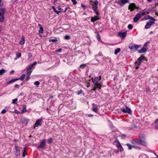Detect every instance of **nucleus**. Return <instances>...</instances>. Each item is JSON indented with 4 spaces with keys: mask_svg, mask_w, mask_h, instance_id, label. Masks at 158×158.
Returning <instances> with one entry per match:
<instances>
[{
    "mask_svg": "<svg viewBox=\"0 0 158 158\" xmlns=\"http://www.w3.org/2000/svg\"><path fill=\"white\" fill-rule=\"evenodd\" d=\"M120 110L121 112L124 113H127L130 114H132V111L131 109L127 106H125V108H121Z\"/></svg>",
    "mask_w": 158,
    "mask_h": 158,
    "instance_id": "f257e3e1",
    "label": "nucleus"
},
{
    "mask_svg": "<svg viewBox=\"0 0 158 158\" xmlns=\"http://www.w3.org/2000/svg\"><path fill=\"white\" fill-rule=\"evenodd\" d=\"M5 10L2 8H0V22H3L4 19V14L5 13Z\"/></svg>",
    "mask_w": 158,
    "mask_h": 158,
    "instance_id": "f03ea898",
    "label": "nucleus"
},
{
    "mask_svg": "<svg viewBox=\"0 0 158 158\" xmlns=\"http://www.w3.org/2000/svg\"><path fill=\"white\" fill-rule=\"evenodd\" d=\"M139 47V45L135 44H131L129 45V48L131 51H135Z\"/></svg>",
    "mask_w": 158,
    "mask_h": 158,
    "instance_id": "7ed1b4c3",
    "label": "nucleus"
},
{
    "mask_svg": "<svg viewBox=\"0 0 158 158\" xmlns=\"http://www.w3.org/2000/svg\"><path fill=\"white\" fill-rule=\"evenodd\" d=\"M134 123L132 124L131 126V129H135L139 127V122L136 120H134Z\"/></svg>",
    "mask_w": 158,
    "mask_h": 158,
    "instance_id": "20e7f679",
    "label": "nucleus"
},
{
    "mask_svg": "<svg viewBox=\"0 0 158 158\" xmlns=\"http://www.w3.org/2000/svg\"><path fill=\"white\" fill-rule=\"evenodd\" d=\"M144 58L145 57L143 56H141L137 59V61H138V62L136 61L135 63V64H137L138 66L140 65L141 63V61H142L143 60H144Z\"/></svg>",
    "mask_w": 158,
    "mask_h": 158,
    "instance_id": "39448f33",
    "label": "nucleus"
},
{
    "mask_svg": "<svg viewBox=\"0 0 158 158\" xmlns=\"http://www.w3.org/2000/svg\"><path fill=\"white\" fill-rule=\"evenodd\" d=\"M154 23V21L149 20L146 24L144 28L146 29H148L150 28L151 26Z\"/></svg>",
    "mask_w": 158,
    "mask_h": 158,
    "instance_id": "423d86ee",
    "label": "nucleus"
},
{
    "mask_svg": "<svg viewBox=\"0 0 158 158\" xmlns=\"http://www.w3.org/2000/svg\"><path fill=\"white\" fill-rule=\"evenodd\" d=\"M101 76H100L99 77H95L93 81V82L94 83V84H95L96 86L97 85H99V82L101 80Z\"/></svg>",
    "mask_w": 158,
    "mask_h": 158,
    "instance_id": "0eeeda50",
    "label": "nucleus"
},
{
    "mask_svg": "<svg viewBox=\"0 0 158 158\" xmlns=\"http://www.w3.org/2000/svg\"><path fill=\"white\" fill-rule=\"evenodd\" d=\"M142 16V14L139 13H137L134 18V22H137Z\"/></svg>",
    "mask_w": 158,
    "mask_h": 158,
    "instance_id": "6e6552de",
    "label": "nucleus"
},
{
    "mask_svg": "<svg viewBox=\"0 0 158 158\" xmlns=\"http://www.w3.org/2000/svg\"><path fill=\"white\" fill-rule=\"evenodd\" d=\"M46 142L45 140L44 139L41 142L39 145L37 147V148L38 149L40 148H44L46 146Z\"/></svg>",
    "mask_w": 158,
    "mask_h": 158,
    "instance_id": "1a4fd4ad",
    "label": "nucleus"
},
{
    "mask_svg": "<svg viewBox=\"0 0 158 158\" xmlns=\"http://www.w3.org/2000/svg\"><path fill=\"white\" fill-rule=\"evenodd\" d=\"M15 148L16 150L15 154L16 155V156H18V155H20V148L16 145H15Z\"/></svg>",
    "mask_w": 158,
    "mask_h": 158,
    "instance_id": "9d476101",
    "label": "nucleus"
},
{
    "mask_svg": "<svg viewBox=\"0 0 158 158\" xmlns=\"http://www.w3.org/2000/svg\"><path fill=\"white\" fill-rule=\"evenodd\" d=\"M42 121V118L39 119L37 120L34 126V128H35L36 127H38L39 126H40L41 124L40 123Z\"/></svg>",
    "mask_w": 158,
    "mask_h": 158,
    "instance_id": "9b49d317",
    "label": "nucleus"
},
{
    "mask_svg": "<svg viewBox=\"0 0 158 158\" xmlns=\"http://www.w3.org/2000/svg\"><path fill=\"white\" fill-rule=\"evenodd\" d=\"M135 8V5L133 3L130 4L128 6V9L130 10L131 11H133Z\"/></svg>",
    "mask_w": 158,
    "mask_h": 158,
    "instance_id": "f8f14e48",
    "label": "nucleus"
},
{
    "mask_svg": "<svg viewBox=\"0 0 158 158\" xmlns=\"http://www.w3.org/2000/svg\"><path fill=\"white\" fill-rule=\"evenodd\" d=\"M132 143L134 145L140 144L141 143L140 141H139L138 139H135L132 140Z\"/></svg>",
    "mask_w": 158,
    "mask_h": 158,
    "instance_id": "ddd939ff",
    "label": "nucleus"
},
{
    "mask_svg": "<svg viewBox=\"0 0 158 158\" xmlns=\"http://www.w3.org/2000/svg\"><path fill=\"white\" fill-rule=\"evenodd\" d=\"M92 8L94 11L96 13L97 15H98V12L97 6H95L93 4H92Z\"/></svg>",
    "mask_w": 158,
    "mask_h": 158,
    "instance_id": "4468645a",
    "label": "nucleus"
},
{
    "mask_svg": "<svg viewBox=\"0 0 158 158\" xmlns=\"http://www.w3.org/2000/svg\"><path fill=\"white\" fill-rule=\"evenodd\" d=\"M118 35L121 37V38H124L125 37L127 34L126 32H118Z\"/></svg>",
    "mask_w": 158,
    "mask_h": 158,
    "instance_id": "2eb2a0df",
    "label": "nucleus"
},
{
    "mask_svg": "<svg viewBox=\"0 0 158 158\" xmlns=\"http://www.w3.org/2000/svg\"><path fill=\"white\" fill-rule=\"evenodd\" d=\"M99 17L96 16H94L91 17V21L92 22H94L95 21L99 19Z\"/></svg>",
    "mask_w": 158,
    "mask_h": 158,
    "instance_id": "dca6fc26",
    "label": "nucleus"
},
{
    "mask_svg": "<svg viewBox=\"0 0 158 158\" xmlns=\"http://www.w3.org/2000/svg\"><path fill=\"white\" fill-rule=\"evenodd\" d=\"M139 138L140 141L144 140L145 138V135L143 134H140L139 135Z\"/></svg>",
    "mask_w": 158,
    "mask_h": 158,
    "instance_id": "f3484780",
    "label": "nucleus"
},
{
    "mask_svg": "<svg viewBox=\"0 0 158 158\" xmlns=\"http://www.w3.org/2000/svg\"><path fill=\"white\" fill-rule=\"evenodd\" d=\"M38 26L40 27V30L39 31V32L41 34L43 33L44 32L43 28L40 24H39Z\"/></svg>",
    "mask_w": 158,
    "mask_h": 158,
    "instance_id": "a211bd4d",
    "label": "nucleus"
},
{
    "mask_svg": "<svg viewBox=\"0 0 158 158\" xmlns=\"http://www.w3.org/2000/svg\"><path fill=\"white\" fill-rule=\"evenodd\" d=\"M98 109V107L96 105H94L92 107V111L95 112H97Z\"/></svg>",
    "mask_w": 158,
    "mask_h": 158,
    "instance_id": "6ab92c4d",
    "label": "nucleus"
},
{
    "mask_svg": "<svg viewBox=\"0 0 158 158\" xmlns=\"http://www.w3.org/2000/svg\"><path fill=\"white\" fill-rule=\"evenodd\" d=\"M147 51L146 49L144 47H142V48L139 51V52L141 53L142 52H145Z\"/></svg>",
    "mask_w": 158,
    "mask_h": 158,
    "instance_id": "aec40b11",
    "label": "nucleus"
},
{
    "mask_svg": "<svg viewBox=\"0 0 158 158\" xmlns=\"http://www.w3.org/2000/svg\"><path fill=\"white\" fill-rule=\"evenodd\" d=\"M25 37L23 36H22L21 38V40L20 41V44L21 45H23L25 43Z\"/></svg>",
    "mask_w": 158,
    "mask_h": 158,
    "instance_id": "412c9836",
    "label": "nucleus"
},
{
    "mask_svg": "<svg viewBox=\"0 0 158 158\" xmlns=\"http://www.w3.org/2000/svg\"><path fill=\"white\" fill-rule=\"evenodd\" d=\"M27 148V147H25L24 148V150L22 154L23 156V157H25L27 155V152H26V150Z\"/></svg>",
    "mask_w": 158,
    "mask_h": 158,
    "instance_id": "4be33fe9",
    "label": "nucleus"
},
{
    "mask_svg": "<svg viewBox=\"0 0 158 158\" xmlns=\"http://www.w3.org/2000/svg\"><path fill=\"white\" fill-rule=\"evenodd\" d=\"M26 75L25 74H23L19 78L17 79H18V80H20L21 81H23Z\"/></svg>",
    "mask_w": 158,
    "mask_h": 158,
    "instance_id": "5701e85b",
    "label": "nucleus"
},
{
    "mask_svg": "<svg viewBox=\"0 0 158 158\" xmlns=\"http://www.w3.org/2000/svg\"><path fill=\"white\" fill-rule=\"evenodd\" d=\"M18 79H17V78H16V79H12L10 81H9L8 82H6V83L7 84H10V83H12L17 81H18Z\"/></svg>",
    "mask_w": 158,
    "mask_h": 158,
    "instance_id": "b1692460",
    "label": "nucleus"
},
{
    "mask_svg": "<svg viewBox=\"0 0 158 158\" xmlns=\"http://www.w3.org/2000/svg\"><path fill=\"white\" fill-rule=\"evenodd\" d=\"M146 13L147 14L149 13L148 12H147L146 9H144L143 10L142 12H140L139 13L142 14V16L143 15L146 14Z\"/></svg>",
    "mask_w": 158,
    "mask_h": 158,
    "instance_id": "393cba45",
    "label": "nucleus"
},
{
    "mask_svg": "<svg viewBox=\"0 0 158 158\" xmlns=\"http://www.w3.org/2000/svg\"><path fill=\"white\" fill-rule=\"evenodd\" d=\"M120 51H121V49L120 48H117L115 50L114 52V54L115 55H117L118 53H119L120 52Z\"/></svg>",
    "mask_w": 158,
    "mask_h": 158,
    "instance_id": "a878e982",
    "label": "nucleus"
},
{
    "mask_svg": "<svg viewBox=\"0 0 158 158\" xmlns=\"http://www.w3.org/2000/svg\"><path fill=\"white\" fill-rule=\"evenodd\" d=\"M6 72V70L4 69H2L0 70V75H2L4 73Z\"/></svg>",
    "mask_w": 158,
    "mask_h": 158,
    "instance_id": "bb28decb",
    "label": "nucleus"
},
{
    "mask_svg": "<svg viewBox=\"0 0 158 158\" xmlns=\"http://www.w3.org/2000/svg\"><path fill=\"white\" fill-rule=\"evenodd\" d=\"M147 17L148 19H150V20L153 21H154V22H155V21L156 20L155 19H154L150 15H148L147 16Z\"/></svg>",
    "mask_w": 158,
    "mask_h": 158,
    "instance_id": "cd10ccee",
    "label": "nucleus"
},
{
    "mask_svg": "<svg viewBox=\"0 0 158 158\" xmlns=\"http://www.w3.org/2000/svg\"><path fill=\"white\" fill-rule=\"evenodd\" d=\"M52 9L57 14L59 15V13L61 11H58L57 10H56L54 6H52Z\"/></svg>",
    "mask_w": 158,
    "mask_h": 158,
    "instance_id": "c85d7f7f",
    "label": "nucleus"
},
{
    "mask_svg": "<svg viewBox=\"0 0 158 158\" xmlns=\"http://www.w3.org/2000/svg\"><path fill=\"white\" fill-rule=\"evenodd\" d=\"M127 145L128 147V148L129 150L131 149L132 148V147H135V146L131 145L128 143H127Z\"/></svg>",
    "mask_w": 158,
    "mask_h": 158,
    "instance_id": "c756f323",
    "label": "nucleus"
},
{
    "mask_svg": "<svg viewBox=\"0 0 158 158\" xmlns=\"http://www.w3.org/2000/svg\"><path fill=\"white\" fill-rule=\"evenodd\" d=\"M21 56V53H18L16 54V57L15 58V59L16 60L17 59L20 57Z\"/></svg>",
    "mask_w": 158,
    "mask_h": 158,
    "instance_id": "7c9ffc66",
    "label": "nucleus"
},
{
    "mask_svg": "<svg viewBox=\"0 0 158 158\" xmlns=\"http://www.w3.org/2000/svg\"><path fill=\"white\" fill-rule=\"evenodd\" d=\"M32 67H33L32 65H30L29 66V67H28V68L27 69V71H28L29 70H32Z\"/></svg>",
    "mask_w": 158,
    "mask_h": 158,
    "instance_id": "2f4dec72",
    "label": "nucleus"
},
{
    "mask_svg": "<svg viewBox=\"0 0 158 158\" xmlns=\"http://www.w3.org/2000/svg\"><path fill=\"white\" fill-rule=\"evenodd\" d=\"M99 85H97L96 86L95 84H94V88L93 89L94 91H95L97 89L98 87V86Z\"/></svg>",
    "mask_w": 158,
    "mask_h": 158,
    "instance_id": "473e14b6",
    "label": "nucleus"
},
{
    "mask_svg": "<svg viewBox=\"0 0 158 158\" xmlns=\"http://www.w3.org/2000/svg\"><path fill=\"white\" fill-rule=\"evenodd\" d=\"M144 140H142V141H140V142L141 143L140 144H142V145L146 146V142L144 141Z\"/></svg>",
    "mask_w": 158,
    "mask_h": 158,
    "instance_id": "72a5a7b5",
    "label": "nucleus"
},
{
    "mask_svg": "<svg viewBox=\"0 0 158 158\" xmlns=\"http://www.w3.org/2000/svg\"><path fill=\"white\" fill-rule=\"evenodd\" d=\"M32 71V70H29L28 71L27 70V72L26 73L27 75H28V76H30V75H31V73Z\"/></svg>",
    "mask_w": 158,
    "mask_h": 158,
    "instance_id": "f704fd0d",
    "label": "nucleus"
},
{
    "mask_svg": "<svg viewBox=\"0 0 158 158\" xmlns=\"http://www.w3.org/2000/svg\"><path fill=\"white\" fill-rule=\"evenodd\" d=\"M128 28L130 29L131 30L133 28V26L131 24H129L128 26Z\"/></svg>",
    "mask_w": 158,
    "mask_h": 158,
    "instance_id": "c9c22d12",
    "label": "nucleus"
},
{
    "mask_svg": "<svg viewBox=\"0 0 158 158\" xmlns=\"http://www.w3.org/2000/svg\"><path fill=\"white\" fill-rule=\"evenodd\" d=\"M121 2L123 4H125L127 3L128 1V0H121Z\"/></svg>",
    "mask_w": 158,
    "mask_h": 158,
    "instance_id": "e433bc0d",
    "label": "nucleus"
},
{
    "mask_svg": "<svg viewBox=\"0 0 158 158\" xmlns=\"http://www.w3.org/2000/svg\"><path fill=\"white\" fill-rule=\"evenodd\" d=\"M64 37L65 39L66 40H68L70 39V37L68 35H65Z\"/></svg>",
    "mask_w": 158,
    "mask_h": 158,
    "instance_id": "4c0bfd02",
    "label": "nucleus"
},
{
    "mask_svg": "<svg viewBox=\"0 0 158 158\" xmlns=\"http://www.w3.org/2000/svg\"><path fill=\"white\" fill-rule=\"evenodd\" d=\"M121 137L122 139H124L126 137V135L124 134H122L121 136Z\"/></svg>",
    "mask_w": 158,
    "mask_h": 158,
    "instance_id": "58836bf2",
    "label": "nucleus"
},
{
    "mask_svg": "<svg viewBox=\"0 0 158 158\" xmlns=\"http://www.w3.org/2000/svg\"><path fill=\"white\" fill-rule=\"evenodd\" d=\"M18 100V99L17 98H15L14 99L12 100V102L14 104H15Z\"/></svg>",
    "mask_w": 158,
    "mask_h": 158,
    "instance_id": "ea45409f",
    "label": "nucleus"
},
{
    "mask_svg": "<svg viewBox=\"0 0 158 158\" xmlns=\"http://www.w3.org/2000/svg\"><path fill=\"white\" fill-rule=\"evenodd\" d=\"M86 66V64H82L80 66V68H84Z\"/></svg>",
    "mask_w": 158,
    "mask_h": 158,
    "instance_id": "a19ab883",
    "label": "nucleus"
},
{
    "mask_svg": "<svg viewBox=\"0 0 158 158\" xmlns=\"http://www.w3.org/2000/svg\"><path fill=\"white\" fill-rule=\"evenodd\" d=\"M53 141V138H50L48 139V142L49 143H51Z\"/></svg>",
    "mask_w": 158,
    "mask_h": 158,
    "instance_id": "79ce46f5",
    "label": "nucleus"
},
{
    "mask_svg": "<svg viewBox=\"0 0 158 158\" xmlns=\"http://www.w3.org/2000/svg\"><path fill=\"white\" fill-rule=\"evenodd\" d=\"M96 35L98 40L99 41H100V40H101V38L99 34L98 33H97Z\"/></svg>",
    "mask_w": 158,
    "mask_h": 158,
    "instance_id": "37998d69",
    "label": "nucleus"
},
{
    "mask_svg": "<svg viewBox=\"0 0 158 158\" xmlns=\"http://www.w3.org/2000/svg\"><path fill=\"white\" fill-rule=\"evenodd\" d=\"M83 92V90H82L81 89H80V90L78 91L77 92V94L79 95H80L81 94H82Z\"/></svg>",
    "mask_w": 158,
    "mask_h": 158,
    "instance_id": "c03bdc74",
    "label": "nucleus"
},
{
    "mask_svg": "<svg viewBox=\"0 0 158 158\" xmlns=\"http://www.w3.org/2000/svg\"><path fill=\"white\" fill-rule=\"evenodd\" d=\"M57 41V40L56 39H50L49 40V41L50 42H56Z\"/></svg>",
    "mask_w": 158,
    "mask_h": 158,
    "instance_id": "a18cd8bd",
    "label": "nucleus"
},
{
    "mask_svg": "<svg viewBox=\"0 0 158 158\" xmlns=\"http://www.w3.org/2000/svg\"><path fill=\"white\" fill-rule=\"evenodd\" d=\"M34 84L38 86L40 85V83L39 81H37L35 82Z\"/></svg>",
    "mask_w": 158,
    "mask_h": 158,
    "instance_id": "49530a36",
    "label": "nucleus"
},
{
    "mask_svg": "<svg viewBox=\"0 0 158 158\" xmlns=\"http://www.w3.org/2000/svg\"><path fill=\"white\" fill-rule=\"evenodd\" d=\"M81 6L83 8V9L84 10H85L87 8V6L85 5H84L83 4H81Z\"/></svg>",
    "mask_w": 158,
    "mask_h": 158,
    "instance_id": "de8ad7c7",
    "label": "nucleus"
},
{
    "mask_svg": "<svg viewBox=\"0 0 158 158\" xmlns=\"http://www.w3.org/2000/svg\"><path fill=\"white\" fill-rule=\"evenodd\" d=\"M93 2L94 3L93 4L94 5H95V6H97L98 3V2L97 1H96L95 2Z\"/></svg>",
    "mask_w": 158,
    "mask_h": 158,
    "instance_id": "09e8293b",
    "label": "nucleus"
},
{
    "mask_svg": "<svg viewBox=\"0 0 158 158\" xmlns=\"http://www.w3.org/2000/svg\"><path fill=\"white\" fill-rule=\"evenodd\" d=\"M156 129H158V123H155L154 125Z\"/></svg>",
    "mask_w": 158,
    "mask_h": 158,
    "instance_id": "8fccbe9b",
    "label": "nucleus"
},
{
    "mask_svg": "<svg viewBox=\"0 0 158 158\" xmlns=\"http://www.w3.org/2000/svg\"><path fill=\"white\" fill-rule=\"evenodd\" d=\"M117 147L118 148H119L120 147H121L122 146L120 143H119V141H118V144L117 145Z\"/></svg>",
    "mask_w": 158,
    "mask_h": 158,
    "instance_id": "3c124183",
    "label": "nucleus"
},
{
    "mask_svg": "<svg viewBox=\"0 0 158 158\" xmlns=\"http://www.w3.org/2000/svg\"><path fill=\"white\" fill-rule=\"evenodd\" d=\"M72 1L74 5H76L77 3V2L76 0H72Z\"/></svg>",
    "mask_w": 158,
    "mask_h": 158,
    "instance_id": "603ef678",
    "label": "nucleus"
},
{
    "mask_svg": "<svg viewBox=\"0 0 158 158\" xmlns=\"http://www.w3.org/2000/svg\"><path fill=\"white\" fill-rule=\"evenodd\" d=\"M26 106H24L23 107V112H24L26 111Z\"/></svg>",
    "mask_w": 158,
    "mask_h": 158,
    "instance_id": "864d4df0",
    "label": "nucleus"
},
{
    "mask_svg": "<svg viewBox=\"0 0 158 158\" xmlns=\"http://www.w3.org/2000/svg\"><path fill=\"white\" fill-rule=\"evenodd\" d=\"M6 112V109H4L2 110V111L1 113L2 114H4Z\"/></svg>",
    "mask_w": 158,
    "mask_h": 158,
    "instance_id": "5fc2aeb1",
    "label": "nucleus"
},
{
    "mask_svg": "<svg viewBox=\"0 0 158 158\" xmlns=\"http://www.w3.org/2000/svg\"><path fill=\"white\" fill-rule=\"evenodd\" d=\"M119 149L120 152H122L123 150V149L122 146L120 147L119 148Z\"/></svg>",
    "mask_w": 158,
    "mask_h": 158,
    "instance_id": "6e6d98bb",
    "label": "nucleus"
},
{
    "mask_svg": "<svg viewBox=\"0 0 158 158\" xmlns=\"http://www.w3.org/2000/svg\"><path fill=\"white\" fill-rule=\"evenodd\" d=\"M62 51V49L61 48L59 49L56 50L57 52H60Z\"/></svg>",
    "mask_w": 158,
    "mask_h": 158,
    "instance_id": "4d7b16f0",
    "label": "nucleus"
},
{
    "mask_svg": "<svg viewBox=\"0 0 158 158\" xmlns=\"http://www.w3.org/2000/svg\"><path fill=\"white\" fill-rule=\"evenodd\" d=\"M28 56L29 58H31L32 56V54L31 53H29L28 54Z\"/></svg>",
    "mask_w": 158,
    "mask_h": 158,
    "instance_id": "13d9d810",
    "label": "nucleus"
},
{
    "mask_svg": "<svg viewBox=\"0 0 158 158\" xmlns=\"http://www.w3.org/2000/svg\"><path fill=\"white\" fill-rule=\"evenodd\" d=\"M37 63L36 61L34 62L31 65H32V66H33L34 65H35L37 64Z\"/></svg>",
    "mask_w": 158,
    "mask_h": 158,
    "instance_id": "bf43d9fd",
    "label": "nucleus"
},
{
    "mask_svg": "<svg viewBox=\"0 0 158 158\" xmlns=\"http://www.w3.org/2000/svg\"><path fill=\"white\" fill-rule=\"evenodd\" d=\"M3 3L2 1V0H0V6H1L2 4Z\"/></svg>",
    "mask_w": 158,
    "mask_h": 158,
    "instance_id": "052dcab7",
    "label": "nucleus"
},
{
    "mask_svg": "<svg viewBox=\"0 0 158 158\" xmlns=\"http://www.w3.org/2000/svg\"><path fill=\"white\" fill-rule=\"evenodd\" d=\"M30 78V76L27 75V77L26 79L27 80H28Z\"/></svg>",
    "mask_w": 158,
    "mask_h": 158,
    "instance_id": "680f3d73",
    "label": "nucleus"
},
{
    "mask_svg": "<svg viewBox=\"0 0 158 158\" xmlns=\"http://www.w3.org/2000/svg\"><path fill=\"white\" fill-rule=\"evenodd\" d=\"M15 88H19V85L18 84H15Z\"/></svg>",
    "mask_w": 158,
    "mask_h": 158,
    "instance_id": "e2e57ef3",
    "label": "nucleus"
},
{
    "mask_svg": "<svg viewBox=\"0 0 158 158\" xmlns=\"http://www.w3.org/2000/svg\"><path fill=\"white\" fill-rule=\"evenodd\" d=\"M67 9H68V8H66L65 9V10L63 11V12H65L66 11V10H67Z\"/></svg>",
    "mask_w": 158,
    "mask_h": 158,
    "instance_id": "0e129e2a",
    "label": "nucleus"
},
{
    "mask_svg": "<svg viewBox=\"0 0 158 158\" xmlns=\"http://www.w3.org/2000/svg\"><path fill=\"white\" fill-rule=\"evenodd\" d=\"M87 115L89 117H91V116H93V115L90 114H88Z\"/></svg>",
    "mask_w": 158,
    "mask_h": 158,
    "instance_id": "69168bd1",
    "label": "nucleus"
},
{
    "mask_svg": "<svg viewBox=\"0 0 158 158\" xmlns=\"http://www.w3.org/2000/svg\"><path fill=\"white\" fill-rule=\"evenodd\" d=\"M158 122V119H156L155 121V123H157Z\"/></svg>",
    "mask_w": 158,
    "mask_h": 158,
    "instance_id": "338daca9",
    "label": "nucleus"
},
{
    "mask_svg": "<svg viewBox=\"0 0 158 158\" xmlns=\"http://www.w3.org/2000/svg\"><path fill=\"white\" fill-rule=\"evenodd\" d=\"M58 9L59 10H61L62 9L60 6L58 7Z\"/></svg>",
    "mask_w": 158,
    "mask_h": 158,
    "instance_id": "774afa93",
    "label": "nucleus"
}]
</instances>
